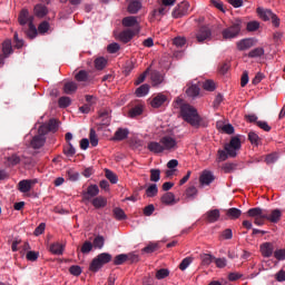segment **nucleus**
<instances>
[{"instance_id":"1","label":"nucleus","mask_w":285,"mask_h":285,"mask_svg":"<svg viewBox=\"0 0 285 285\" xmlns=\"http://www.w3.org/2000/svg\"><path fill=\"white\" fill-rule=\"evenodd\" d=\"M248 217L254 218V224L256 226H264L267 222H271V224H278V222L282 219V210L279 209H273L268 212V209H264L262 207H254L247 210Z\"/></svg>"},{"instance_id":"2","label":"nucleus","mask_w":285,"mask_h":285,"mask_svg":"<svg viewBox=\"0 0 285 285\" xmlns=\"http://www.w3.org/2000/svg\"><path fill=\"white\" fill-rule=\"evenodd\" d=\"M176 104L180 108V115L184 121H187V124H190L194 128H199L202 126V117L195 107L184 104V100L179 98L176 100Z\"/></svg>"},{"instance_id":"3","label":"nucleus","mask_w":285,"mask_h":285,"mask_svg":"<svg viewBox=\"0 0 285 285\" xmlns=\"http://www.w3.org/2000/svg\"><path fill=\"white\" fill-rule=\"evenodd\" d=\"M242 150V140L235 136L230 139L229 144H225L224 149L218 150V158L220 161H226L228 157H237V151Z\"/></svg>"},{"instance_id":"4","label":"nucleus","mask_w":285,"mask_h":285,"mask_svg":"<svg viewBox=\"0 0 285 285\" xmlns=\"http://www.w3.org/2000/svg\"><path fill=\"white\" fill-rule=\"evenodd\" d=\"M110 262H112V255L108 253H101L91 261L89 271L91 273H99V271H101L106 264H110Z\"/></svg>"},{"instance_id":"5","label":"nucleus","mask_w":285,"mask_h":285,"mask_svg":"<svg viewBox=\"0 0 285 285\" xmlns=\"http://www.w3.org/2000/svg\"><path fill=\"white\" fill-rule=\"evenodd\" d=\"M242 32V20L236 19L230 23L229 27L225 28L222 31L223 39H237L239 37V33Z\"/></svg>"},{"instance_id":"6","label":"nucleus","mask_w":285,"mask_h":285,"mask_svg":"<svg viewBox=\"0 0 285 285\" xmlns=\"http://www.w3.org/2000/svg\"><path fill=\"white\" fill-rule=\"evenodd\" d=\"M59 130V120L51 118L47 124L39 127L38 132L48 135L49 132H57Z\"/></svg>"},{"instance_id":"7","label":"nucleus","mask_w":285,"mask_h":285,"mask_svg":"<svg viewBox=\"0 0 285 285\" xmlns=\"http://www.w3.org/2000/svg\"><path fill=\"white\" fill-rule=\"evenodd\" d=\"M188 12H190V3L183 1L174 9L171 16L174 19H181V17H186Z\"/></svg>"},{"instance_id":"8","label":"nucleus","mask_w":285,"mask_h":285,"mask_svg":"<svg viewBox=\"0 0 285 285\" xmlns=\"http://www.w3.org/2000/svg\"><path fill=\"white\" fill-rule=\"evenodd\" d=\"M195 37L198 43H204V41H210L213 31L207 26H203L197 30Z\"/></svg>"},{"instance_id":"9","label":"nucleus","mask_w":285,"mask_h":285,"mask_svg":"<svg viewBox=\"0 0 285 285\" xmlns=\"http://www.w3.org/2000/svg\"><path fill=\"white\" fill-rule=\"evenodd\" d=\"M18 21L20 26H30V23H35V17L30 16L28 9H22L19 13Z\"/></svg>"},{"instance_id":"10","label":"nucleus","mask_w":285,"mask_h":285,"mask_svg":"<svg viewBox=\"0 0 285 285\" xmlns=\"http://www.w3.org/2000/svg\"><path fill=\"white\" fill-rule=\"evenodd\" d=\"M97 195H99V186L89 185L87 190L82 193V199L83 202H91Z\"/></svg>"},{"instance_id":"11","label":"nucleus","mask_w":285,"mask_h":285,"mask_svg":"<svg viewBox=\"0 0 285 285\" xmlns=\"http://www.w3.org/2000/svg\"><path fill=\"white\" fill-rule=\"evenodd\" d=\"M160 144L164 150H175L177 148V140L170 136H164L160 138Z\"/></svg>"},{"instance_id":"12","label":"nucleus","mask_w":285,"mask_h":285,"mask_svg":"<svg viewBox=\"0 0 285 285\" xmlns=\"http://www.w3.org/2000/svg\"><path fill=\"white\" fill-rule=\"evenodd\" d=\"M135 35H139V29H126L120 32L119 39L122 43H128L129 41H132Z\"/></svg>"},{"instance_id":"13","label":"nucleus","mask_w":285,"mask_h":285,"mask_svg":"<svg viewBox=\"0 0 285 285\" xmlns=\"http://www.w3.org/2000/svg\"><path fill=\"white\" fill-rule=\"evenodd\" d=\"M46 144V134H41L38 131V135H36L30 142L31 148L35 150H39V148H42V146Z\"/></svg>"},{"instance_id":"14","label":"nucleus","mask_w":285,"mask_h":285,"mask_svg":"<svg viewBox=\"0 0 285 285\" xmlns=\"http://www.w3.org/2000/svg\"><path fill=\"white\" fill-rule=\"evenodd\" d=\"M124 28H134V30H138L139 32V20L135 16H128L122 19Z\"/></svg>"},{"instance_id":"15","label":"nucleus","mask_w":285,"mask_h":285,"mask_svg":"<svg viewBox=\"0 0 285 285\" xmlns=\"http://www.w3.org/2000/svg\"><path fill=\"white\" fill-rule=\"evenodd\" d=\"M219 217H222L219 209H210L204 215V219L208 224H215V222H219Z\"/></svg>"},{"instance_id":"16","label":"nucleus","mask_w":285,"mask_h":285,"mask_svg":"<svg viewBox=\"0 0 285 285\" xmlns=\"http://www.w3.org/2000/svg\"><path fill=\"white\" fill-rule=\"evenodd\" d=\"M215 181V175L209 170H204L199 177L202 186H210Z\"/></svg>"},{"instance_id":"17","label":"nucleus","mask_w":285,"mask_h":285,"mask_svg":"<svg viewBox=\"0 0 285 285\" xmlns=\"http://www.w3.org/2000/svg\"><path fill=\"white\" fill-rule=\"evenodd\" d=\"M261 253L263 257H273L275 255V245L273 243H264L261 245Z\"/></svg>"},{"instance_id":"18","label":"nucleus","mask_w":285,"mask_h":285,"mask_svg":"<svg viewBox=\"0 0 285 285\" xmlns=\"http://www.w3.org/2000/svg\"><path fill=\"white\" fill-rule=\"evenodd\" d=\"M255 46V39L253 38H245L237 42V49L240 51L250 50Z\"/></svg>"},{"instance_id":"19","label":"nucleus","mask_w":285,"mask_h":285,"mask_svg":"<svg viewBox=\"0 0 285 285\" xmlns=\"http://www.w3.org/2000/svg\"><path fill=\"white\" fill-rule=\"evenodd\" d=\"M167 100L168 98L166 97V95L158 94L150 101L151 108H161V106H164V104H166Z\"/></svg>"},{"instance_id":"20","label":"nucleus","mask_w":285,"mask_h":285,"mask_svg":"<svg viewBox=\"0 0 285 285\" xmlns=\"http://www.w3.org/2000/svg\"><path fill=\"white\" fill-rule=\"evenodd\" d=\"M37 184V179L21 180L19 183L20 193H30L32 190V186Z\"/></svg>"},{"instance_id":"21","label":"nucleus","mask_w":285,"mask_h":285,"mask_svg":"<svg viewBox=\"0 0 285 285\" xmlns=\"http://www.w3.org/2000/svg\"><path fill=\"white\" fill-rule=\"evenodd\" d=\"M128 135H130V130L128 128H118L114 135V141H124V139H128Z\"/></svg>"},{"instance_id":"22","label":"nucleus","mask_w":285,"mask_h":285,"mask_svg":"<svg viewBox=\"0 0 285 285\" xmlns=\"http://www.w3.org/2000/svg\"><path fill=\"white\" fill-rule=\"evenodd\" d=\"M147 149L149 153H154L155 155H159V154L164 153V147L161 145V140L159 142L149 141L147 145Z\"/></svg>"},{"instance_id":"23","label":"nucleus","mask_w":285,"mask_h":285,"mask_svg":"<svg viewBox=\"0 0 285 285\" xmlns=\"http://www.w3.org/2000/svg\"><path fill=\"white\" fill-rule=\"evenodd\" d=\"M33 14L38 17V19H43L46 14H48V7L43 3H38L33 8Z\"/></svg>"},{"instance_id":"24","label":"nucleus","mask_w":285,"mask_h":285,"mask_svg":"<svg viewBox=\"0 0 285 285\" xmlns=\"http://www.w3.org/2000/svg\"><path fill=\"white\" fill-rule=\"evenodd\" d=\"M256 12L263 21H271L272 17L275 14L271 9H264L262 7H258Z\"/></svg>"},{"instance_id":"25","label":"nucleus","mask_w":285,"mask_h":285,"mask_svg":"<svg viewBox=\"0 0 285 285\" xmlns=\"http://www.w3.org/2000/svg\"><path fill=\"white\" fill-rule=\"evenodd\" d=\"M91 204L95 208H106L108 206V199L104 196H96L94 199H91Z\"/></svg>"},{"instance_id":"26","label":"nucleus","mask_w":285,"mask_h":285,"mask_svg":"<svg viewBox=\"0 0 285 285\" xmlns=\"http://www.w3.org/2000/svg\"><path fill=\"white\" fill-rule=\"evenodd\" d=\"M140 8H141V1L129 0L127 11L129 12V14H137V12H139Z\"/></svg>"},{"instance_id":"27","label":"nucleus","mask_w":285,"mask_h":285,"mask_svg":"<svg viewBox=\"0 0 285 285\" xmlns=\"http://www.w3.org/2000/svg\"><path fill=\"white\" fill-rule=\"evenodd\" d=\"M79 86L75 81H69L63 85V92L65 95H75Z\"/></svg>"},{"instance_id":"28","label":"nucleus","mask_w":285,"mask_h":285,"mask_svg":"<svg viewBox=\"0 0 285 285\" xmlns=\"http://www.w3.org/2000/svg\"><path fill=\"white\" fill-rule=\"evenodd\" d=\"M2 52H3V57L6 59H8V57H10V55H12L13 50H12V41L11 40H4L2 42Z\"/></svg>"},{"instance_id":"29","label":"nucleus","mask_w":285,"mask_h":285,"mask_svg":"<svg viewBox=\"0 0 285 285\" xmlns=\"http://www.w3.org/2000/svg\"><path fill=\"white\" fill-rule=\"evenodd\" d=\"M150 79H151L153 86H159L160 83L164 82V75H161V72L159 71H153Z\"/></svg>"},{"instance_id":"30","label":"nucleus","mask_w":285,"mask_h":285,"mask_svg":"<svg viewBox=\"0 0 285 285\" xmlns=\"http://www.w3.org/2000/svg\"><path fill=\"white\" fill-rule=\"evenodd\" d=\"M161 202L166 205V206H173V204H177V202H175V194L168 191L166 194H164L161 196Z\"/></svg>"},{"instance_id":"31","label":"nucleus","mask_w":285,"mask_h":285,"mask_svg":"<svg viewBox=\"0 0 285 285\" xmlns=\"http://www.w3.org/2000/svg\"><path fill=\"white\" fill-rule=\"evenodd\" d=\"M226 216L228 219H239V217H242V209L232 207L227 209Z\"/></svg>"},{"instance_id":"32","label":"nucleus","mask_w":285,"mask_h":285,"mask_svg":"<svg viewBox=\"0 0 285 285\" xmlns=\"http://www.w3.org/2000/svg\"><path fill=\"white\" fill-rule=\"evenodd\" d=\"M199 86L197 85H190L187 89H186V95L188 97H191L193 99H195V97H199Z\"/></svg>"},{"instance_id":"33","label":"nucleus","mask_w":285,"mask_h":285,"mask_svg":"<svg viewBox=\"0 0 285 285\" xmlns=\"http://www.w3.org/2000/svg\"><path fill=\"white\" fill-rule=\"evenodd\" d=\"M264 55H265L264 48L257 47L250 50L247 57H249V59H257L258 57H264Z\"/></svg>"},{"instance_id":"34","label":"nucleus","mask_w":285,"mask_h":285,"mask_svg":"<svg viewBox=\"0 0 285 285\" xmlns=\"http://www.w3.org/2000/svg\"><path fill=\"white\" fill-rule=\"evenodd\" d=\"M24 32L29 39H35V37H37V35L39 33V31H37L35 22H30V24H28V29Z\"/></svg>"},{"instance_id":"35","label":"nucleus","mask_w":285,"mask_h":285,"mask_svg":"<svg viewBox=\"0 0 285 285\" xmlns=\"http://www.w3.org/2000/svg\"><path fill=\"white\" fill-rule=\"evenodd\" d=\"M150 92V86L148 83L141 85L136 89L137 97H146Z\"/></svg>"},{"instance_id":"36","label":"nucleus","mask_w":285,"mask_h":285,"mask_svg":"<svg viewBox=\"0 0 285 285\" xmlns=\"http://www.w3.org/2000/svg\"><path fill=\"white\" fill-rule=\"evenodd\" d=\"M94 248H98L101 250L104 248V245L106 244V238L101 235H98L94 238V243H91Z\"/></svg>"},{"instance_id":"37","label":"nucleus","mask_w":285,"mask_h":285,"mask_svg":"<svg viewBox=\"0 0 285 285\" xmlns=\"http://www.w3.org/2000/svg\"><path fill=\"white\" fill-rule=\"evenodd\" d=\"M99 119H101L102 126H110V112L108 110L100 111Z\"/></svg>"},{"instance_id":"38","label":"nucleus","mask_w":285,"mask_h":285,"mask_svg":"<svg viewBox=\"0 0 285 285\" xmlns=\"http://www.w3.org/2000/svg\"><path fill=\"white\" fill-rule=\"evenodd\" d=\"M50 253H52L53 255H63V245H61L60 243H53L50 246Z\"/></svg>"},{"instance_id":"39","label":"nucleus","mask_w":285,"mask_h":285,"mask_svg":"<svg viewBox=\"0 0 285 285\" xmlns=\"http://www.w3.org/2000/svg\"><path fill=\"white\" fill-rule=\"evenodd\" d=\"M108 66V60L104 57H99L95 60L96 70H104Z\"/></svg>"},{"instance_id":"40","label":"nucleus","mask_w":285,"mask_h":285,"mask_svg":"<svg viewBox=\"0 0 285 285\" xmlns=\"http://www.w3.org/2000/svg\"><path fill=\"white\" fill-rule=\"evenodd\" d=\"M202 264L203 266H210L213 262H215V256L210 254H203L200 255Z\"/></svg>"},{"instance_id":"41","label":"nucleus","mask_w":285,"mask_h":285,"mask_svg":"<svg viewBox=\"0 0 285 285\" xmlns=\"http://www.w3.org/2000/svg\"><path fill=\"white\" fill-rule=\"evenodd\" d=\"M114 216L118 222H122L124 219H127L126 212L124 209L116 207L114 208Z\"/></svg>"},{"instance_id":"42","label":"nucleus","mask_w":285,"mask_h":285,"mask_svg":"<svg viewBox=\"0 0 285 285\" xmlns=\"http://www.w3.org/2000/svg\"><path fill=\"white\" fill-rule=\"evenodd\" d=\"M63 153L67 157H75L77 150L72 146V142H68L67 146L63 148Z\"/></svg>"},{"instance_id":"43","label":"nucleus","mask_w":285,"mask_h":285,"mask_svg":"<svg viewBox=\"0 0 285 285\" xmlns=\"http://www.w3.org/2000/svg\"><path fill=\"white\" fill-rule=\"evenodd\" d=\"M128 262V256L126 254H119L114 258L115 266H121V264H126Z\"/></svg>"},{"instance_id":"44","label":"nucleus","mask_w":285,"mask_h":285,"mask_svg":"<svg viewBox=\"0 0 285 285\" xmlns=\"http://www.w3.org/2000/svg\"><path fill=\"white\" fill-rule=\"evenodd\" d=\"M105 176L110 181V184H117L119 181V178H117V174L112 173L110 169L105 170Z\"/></svg>"},{"instance_id":"45","label":"nucleus","mask_w":285,"mask_h":285,"mask_svg":"<svg viewBox=\"0 0 285 285\" xmlns=\"http://www.w3.org/2000/svg\"><path fill=\"white\" fill-rule=\"evenodd\" d=\"M70 104H72V100L70 99V97L67 96H62L58 100L59 108H68Z\"/></svg>"},{"instance_id":"46","label":"nucleus","mask_w":285,"mask_h":285,"mask_svg":"<svg viewBox=\"0 0 285 285\" xmlns=\"http://www.w3.org/2000/svg\"><path fill=\"white\" fill-rule=\"evenodd\" d=\"M248 140L250 144H253V146H259L261 138L259 135H257L255 131H249Z\"/></svg>"},{"instance_id":"47","label":"nucleus","mask_w":285,"mask_h":285,"mask_svg":"<svg viewBox=\"0 0 285 285\" xmlns=\"http://www.w3.org/2000/svg\"><path fill=\"white\" fill-rule=\"evenodd\" d=\"M157 193H159V189L157 188L156 184H151L147 189H146V195L147 197H156Z\"/></svg>"},{"instance_id":"48","label":"nucleus","mask_w":285,"mask_h":285,"mask_svg":"<svg viewBox=\"0 0 285 285\" xmlns=\"http://www.w3.org/2000/svg\"><path fill=\"white\" fill-rule=\"evenodd\" d=\"M141 112H144V109L141 108V106H136L129 110V117L131 119H135V117H139Z\"/></svg>"},{"instance_id":"49","label":"nucleus","mask_w":285,"mask_h":285,"mask_svg":"<svg viewBox=\"0 0 285 285\" xmlns=\"http://www.w3.org/2000/svg\"><path fill=\"white\" fill-rule=\"evenodd\" d=\"M161 179V170L150 169V181H159Z\"/></svg>"},{"instance_id":"50","label":"nucleus","mask_w":285,"mask_h":285,"mask_svg":"<svg viewBox=\"0 0 285 285\" xmlns=\"http://www.w3.org/2000/svg\"><path fill=\"white\" fill-rule=\"evenodd\" d=\"M92 246L94 245L90 243V240H86L80 248V253L88 255V253L92 250Z\"/></svg>"},{"instance_id":"51","label":"nucleus","mask_w":285,"mask_h":285,"mask_svg":"<svg viewBox=\"0 0 285 285\" xmlns=\"http://www.w3.org/2000/svg\"><path fill=\"white\" fill-rule=\"evenodd\" d=\"M223 170L226 174L235 173V170H237V165L233 163H226L223 165Z\"/></svg>"},{"instance_id":"52","label":"nucleus","mask_w":285,"mask_h":285,"mask_svg":"<svg viewBox=\"0 0 285 285\" xmlns=\"http://www.w3.org/2000/svg\"><path fill=\"white\" fill-rule=\"evenodd\" d=\"M168 275H170V271H168L166 268L158 269L156 272V279H166V277H168Z\"/></svg>"},{"instance_id":"53","label":"nucleus","mask_w":285,"mask_h":285,"mask_svg":"<svg viewBox=\"0 0 285 285\" xmlns=\"http://www.w3.org/2000/svg\"><path fill=\"white\" fill-rule=\"evenodd\" d=\"M69 273H70V275H73V277H79V275H81V273H82L81 266H79V265L70 266Z\"/></svg>"},{"instance_id":"54","label":"nucleus","mask_w":285,"mask_h":285,"mask_svg":"<svg viewBox=\"0 0 285 285\" xmlns=\"http://www.w3.org/2000/svg\"><path fill=\"white\" fill-rule=\"evenodd\" d=\"M50 30V23L48 21H42L38 27V32L40 35H46Z\"/></svg>"},{"instance_id":"55","label":"nucleus","mask_w":285,"mask_h":285,"mask_svg":"<svg viewBox=\"0 0 285 285\" xmlns=\"http://www.w3.org/2000/svg\"><path fill=\"white\" fill-rule=\"evenodd\" d=\"M89 139L91 146L96 147L99 145V139L97 138V132L95 131V129H90Z\"/></svg>"},{"instance_id":"56","label":"nucleus","mask_w":285,"mask_h":285,"mask_svg":"<svg viewBox=\"0 0 285 285\" xmlns=\"http://www.w3.org/2000/svg\"><path fill=\"white\" fill-rule=\"evenodd\" d=\"M89 76H88V71L86 70H80L77 75H76V80L77 81H88Z\"/></svg>"},{"instance_id":"57","label":"nucleus","mask_w":285,"mask_h":285,"mask_svg":"<svg viewBox=\"0 0 285 285\" xmlns=\"http://www.w3.org/2000/svg\"><path fill=\"white\" fill-rule=\"evenodd\" d=\"M203 88L204 90H207L208 92H213L215 90V81L213 80H206L204 83H203Z\"/></svg>"},{"instance_id":"58","label":"nucleus","mask_w":285,"mask_h":285,"mask_svg":"<svg viewBox=\"0 0 285 285\" xmlns=\"http://www.w3.org/2000/svg\"><path fill=\"white\" fill-rule=\"evenodd\" d=\"M120 48H121V47L119 46V43L114 42V43L108 45L107 51H108L110 55H115L116 52H119V49H120Z\"/></svg>"},{"instance_id":"59","label":"nucleus","mask_w":285,"mask_h":285,"mask_svg":"<svg viewBox=\"0 0 285 285\" xmlns=\"http://www.w3.org/2000/svg\"><path fill=\"white\" fill-rule=\"evenodd\" d=\"M274 257L278 262H284V259H285V248L284 249H276L274 252Z\"/></svg>"},{"instance_id":"60","label":"nucleus","mask_w":285,"mask_h":285,"mask_svg":"<svg viewBox=\"0 0 285 285\" xmlns=\"http://www.w3.org/2000/svg\"><path fill=\"white\" fill-rule=\"evenodd\" d=\"M155 250H159V246L157 244H149L145 248H142V253H155Z\"/></svg>"},{"instance_id":"61","label":"nucleus","mask_w":285,"mask_h":285,"mask_svg":"<svg viewBox=\"0 0 285 285\" xmlns=\"http://www.w3.org/2000/svg\"><path fill=\"white\" fill-rule=\"evenodd\" d=\"M191 263H193V258L190 257L184 258L179 264L180 271H186V268H188V266H190Z\"/></svg>"},{"instance_id":"62","label":"nucleus","mask_w":285,"mask_h":285,"mask_svg":"<svg viewBox=\"0 0 285 285\" xmlns=\"http://www.w3.org/2000/svg\"><path fill=\"white\" fill-rule=\"evenodd\" d=\"M27 259L28 262H37L39 259V253L33 250L27 252Z\"/></svg>"},{"instance_id":"63","label":"nucleus","mask_w":285,"mask_h":285,"mask_svg":"<svg viewBox=\"0 0 285 285\" xmlns=\"http://www.w3.org/2000/svg\"><path fill=\"white\" fill-rule=\"evenodd\" d=\"M217 268H226L228 261L226 258H214Z\"/></svg>"},{"instance_id":"64","label":"nucleus","mask_w":285,"mask_h":285,"mask_svg":"<svg viewBox=\"0 0 285 285\" xmlns=\"http://www.w3.org/2000/svg\"><path fill=\"white\" fill-rule=\"evenodd\" d=\"M247 30H248V32H255V30H259V22H257V21L248 22Z\"/></svg>"}]
</instances>
